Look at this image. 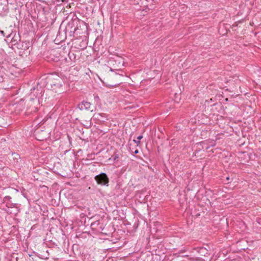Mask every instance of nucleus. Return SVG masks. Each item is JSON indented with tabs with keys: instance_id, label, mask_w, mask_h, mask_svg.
I'll return each mask as SVG.
<instances>
[{
	"instance_id": "nucleus-1",
	"label": "nucleus",
	"mask_w": 261,
	"mask_h": 261,
	"mask_svg": "<svg viewBox=\"0 0 261 261\" xmlns=\"http://www.w3.org/2000/svg\"><path fill=\"white\" fill-rule=\"evenodd\" d=\"M95 179L97 182L101 185H108L109 179L107 175L105 173H101L95 176Z\"/></svg>"
},
{
	"instance_id": "nucleus-2",
	"label": "nucleus",
	"mask_w": 261,
	"mask_h": 261,
	"mask_svg": "<svg viewBox=\"0 0 261 261\" xmlns=\"http://www.w3.org/2000/svg\"><path fill=\"white\" fill-rule=\"evenodd\" d=\"M42 90L41 89V87H39L38 89V86L36 87H34L31 89V92L30 93V100H33L35 98H39L40 96L42 95Z\"/></svg>"
},
{
	"instance_id": "nucleus-3",
	"label": "nucleus",
	"mask_w": 261,
	"mask_h": 261,
	"mask_svg": "<svg viewBox=\"0 0 261 261\" xmlns=\"http://www.w3.org/2000/svg\"><path fill=\"white\" fill-rule=\"evenodd\" d=\"M51 88L56 93L59 92L61 93L63 91L62 88V81L61 80L56 81L53 82L51 84Z\"/></svg>"
},
{
	"instance_id": "nucleus-4",
	"label": "nucleus",
	"mask_w": 261,
	"mask_h": 261,
	"mask_svg": "<svg viewBox=\"0 0 261 261\" xmlns=\"http://www.w3.org/2000/svg\"><path fill=\"white\" fill-rule=\"evenodd\" d=\"M10 43H11L12 46L18 45L19 46L20 44H18V42L20 41V38L18 36H17L16 33L13 35V33H11L8 36H7V38H11Z\"/></svg>"
},
{
	"instance_id": "nucleus-5",
	"label": "nucleus",
	"mask_w": 261,
	"mask_h": 261,
	"mask_svg": "<svg viewBox=\"0 0 261 261\" xmlns=\"http://www.w3.org/2000/svg\"><path fill=\"white\" fill-rule=\"evenodd\" d=\"M91 104L90 102L83 101L78 105L77 108L81 111L90 110L92 112L93 110H91Z\"/></svg>"
},
{
	"instance_id": "nucleus-6",
	"label": "nucleus",
	"mask_w": 261,
	"mask_h": 261,
	"mask_svg": "<svg viewBox=\"0 0 261 261\" xmlns=\"http://www.w3.org/2000/svg\"><path fill=\"white\" fill-rule=\"evenodd\" d=\"M11 199L12 198L9 196H6L4 198L3 201L4 203H6V206L8 207H12L14 206L13 203L11 202Z\"/></svg>"
},
{
	"instance_id": "nucleus-7",
	"label": "nucleus",
	"mask_w": 261,
	"mask_h": 261,
	"mask_svg": "<svg viewBox=\"0 0 261 261\" xmlns=\"http://www.w3.org/2000/svg\"><path fill=\"white\" fill-rule=\"evenodd\" d=\"M95 116L97 118L100 119L101 118V121H105V119L107 120V115L105 113H97L96 114Z\"/></svg>"
},
{
	"instance_id": "nucleus-8",
	"label": "nucleus",
	"mask_w": 261,
	"mask_h": 261,
	"mask_svg": "<svg viewBox=\"0 0 261 261\" xmlns=\"http://www.w3.org/2000/svg\"><path fill=\"white\" fill-rule=\"evenodd\" d=\"M30 43L29 42H23L21 43V47L18 46L17 48L23 50H27L29 48Z\"/></svg>"
},
{
	"instance_id": "nucleus-9",
	"label": "nucleus",
	"mask_w": 261,
	"mask_h": 261,
	"mask_svg": "<svg viewBox=\"0 0 261 261\" xmlns=\"http://www.w3.org/2000/svg\"><path fill=\"white\" fill-rule=\"evenodd\" d=\"M143 138V136L140 135L137 137V140H134V142H135L137 145H138L140 143V140Z\"/></svg>"
},
{
	"instance_id": "nucleus-10",
	"label": "nucleus",
	"mask_w": 261,
	"mask_h": 261,
	"mask_svg": "<svg viewBox=\"0 0 261 261\" xmlns=\"http://www.w3.org/2000/svg\"><path fill=\"white\" fill-rule=\"evenodd\" d=\"M0 33L3 36H5V34L4 31H0Z\"/></svg>"
},
{
	"instance_id": "nucleus-11",
	"label": "nucleus",
	"mask_w": 261,
	"mask_h": 261,
	"mask_svg": "<svg viewBox=\"0 0 261 261\" xmlns=\"http://www.w3.org/2000/svg\"><path fill=\"white\" fill-rule=\"evenodd\" d=\"M138 152V150L136 149L135 151H132V153L137 154Z\"/></svg>"
},
{
	"instance_id": "nucleus-12",
	"label": "nucleus",
	"mask_w": 261,
	"mask_h": 261,
	"mask_svg": "<svg viewBox=\"0 0 261 261\" xmlns=\"http://www.w3.org/2000/svg\"><path fill=\"white\" fill-rule=\"evenodd\" d=\"M118 158V156L117 155H116L114 159V160H116Z\"/></svg>"
},
{
	"instance_id": "nucleus-13",
	"label": "nucleus",
	"mask_w": 261,
	"mask_h": 261,
	"mask_svg": "<svg viewBox=\"0 0 261 261\" xmlns=\"http://www.w3.org/2000/svg\"><path fill=\"white\" fill-rule=\"evenodd\" d=\"M226 180L228 181L229 180V177H227L226 178Z\"/></svg>"
}]
</instances>
